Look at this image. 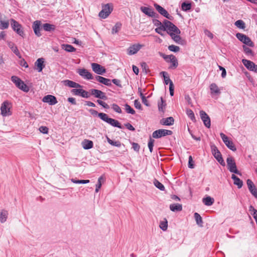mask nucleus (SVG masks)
Listing matches in <instances>:
<instances>
[{"label": "nucleus", "mask_w": 257, "mask_h": 257, "mask_svg": "<svg viewBox=\"0 0 257 257\" xmlns=\"http://www.w3.org/2000/svg\"><path fill=\"white\" fill-rule=\"evenodd\" d=\"M98 116L101 119L110 124L111 125L118 127L119 128H121V126L118 121L113 118L109 117L107 114L104 113L100 112L98 114Z\"/></svg>", "instance_id": "nucleus-1"}, {"label": "nucleus", "mask_w": 257, "mask_h": 257, "mask_svg": "<svg viewBox=\"0 0 257 257\" xmlns=\"http://www.w3.org/2000/svg\"><path fill=\"white\" fill-rule=\"evenodd\" d=\"M113 9L112 4H107L102 6V10L99 13L98 16L102 19H106L112 12Z\"/></svg>", "instance_id": "nucleus-2"}, {"label": "nucleus", "mask_w": 257, "mask_h": 257, "mask_svg": "<svg viewBox=\"0 0 257 257\" xmlns=\"http://www.w3.org/2000/svg\"><path fill=\"white\" fill-rule=\"evenodd\" d=\"M164 26L165 28V31L170 35L172 33L180 34L181 33L180 30L172 22L165 20L164 21Z\"/></svg>", "instance_id": "nucleus-3"}, {"label": "nucleus", "mask_w": 257, "mask_h": 257, "mask_svg": "<svg viewBox=\"0 0 257 257\" xmlns=\"http://www.w3.org/2000/svg\"><path fill=\"white\" fill-rule=\"evenodd\" d=\"M227 168L231 173H234L240 176L241 173L237 169L236 163L233 157H228L226 159Z\"/></svg>", "instance_id": "nucleus-4"}, {"label": "nucleus", "mask_w": 257, "mask_h": 257, "mask_svg": "<svg viewBox=\"0 0 257 257\" xmlns=\"http://www.w3.org/2000/svg\"><path fill=\"white\" fill-rule=\"evenodd\" d=\"M12 107L11 103L8 101H5L1 105V114L3 116H9L12 114L10 110Z\"/></svg>", "instance_id": "nucleus-5"}, {"label": "nucleus", "mask_w": 257, "mask_h": 257, "mask_svg": "<svg viewBox=\"0 0 257 257\" xmlns=\"http://www.w3.org/2000/svg\"><path fill=\"white\" fill-rule=\"evenodd\" d=\"M236 36L239 41L245 45L250 47L254 46L253 43L251 41V39L245 35L238 33L236 34Z\"/></svg>", "instance_id": "nucleus-6"}, {"label": "nucleus", "mask_w": 257, "mask_h": 257, "mask_svg": "<svg viewBox=\"0 0 257 257\" xmlns=\"http://www.w3.org/2000/svg\"><path fill=\"white\" fill-rule=\"evenodd\" d=\"M172 132L170 130H165V129H160L157 131H155L153 133L152 137L154 138H160L162 137H164L166 136H170L172 134Z\"/></svg>", "instance_id": "nucleus-7"}, {"label": "nucleus", "mask_w": 257, "mask_h": 257, "mask_svg": "<svg viewBox=\"0 0 257 257\" xmlns=\"http://www.w3.org/2000/svg\"><path fill=\"white\" fill-rule=\"evenodd\" d=\"M11 24L14 31L16 32L20 36L24 37V33L22 29V26L14 19L11 20Z\"/></svg>", "instance_id": "nucleus-8"}, {"label": "nucleus", "mask_w": 257, "mask_h": 257, "mask_svg": "<svg viewBox=\"0 0 257 257\" xmlns=\"http://www.w3.org/2000/svg\"><path fill=\"white\" fill-rule=\"evenodd\" d=\"M220 137L225 145L232 151H235L236 149L232 141L229 140L228 138L223 133L220 134Z\"/></svg>", "instance_id": "nucleus-9"}, {"label": "nucleus", "mask_w": 257, "mask_h": 257, "mask_svg": "<svg viewBox=\"0 0 257 257\" xmlns=\"http://www.w3.org/2000/svg\"><path fill=\"white\" fill-rule=\"evenodd\" d=\"M145 46L140 44H135L130 46L127 49V54L128 55H132L136 54L142 48Z\"/></svg>", "instance_id": "nucleus-10"}, {"label": "nucleus", "mask_w": 257, "mask_h": 257, "mask_svg": "<svg viewBox=\"0 0 257 257\" xmlns=\"http://www.w3.org/2000/svg\"><path fill=\"white\" fill-rule=\"evenodd\" d=\"M242 62L247 69L257 73V65L254 63L244 59L242 60Z\"/></svg>", "instance_id": "nucleus-11"}, {"label": "nucleus", "mask_w": 257, "mask_h": 257, "mask_svg": "<svg viewBox=\"0 0 257 257\" xmlns=\"http://www.w3.org/2000/svg\"><path fill=\"white\" fill-rule=\"evenodd\" d=\"M91 67L93 71L96 74L99 75H102L105 73L106 70L103 66L100 65L93 63L91 64Z\"/></svg>", "instance_id": "nucleus-12"}, {"label": "nucleus", "mask_w": 257, "mask_h": 257, "mask_svg": "<svg viewBox=\"0 0 257 257\" xmlns=\"http://www.w3.org/2000/svg\"><path fill=\"white\" fill-rule=\"evenodd\" d=\"M154 6L156 9V10L161 15L163 16L164 17L169 20H172V17L169 14L168 12L165 9H164L163 7H162L157 4H154Z\"/></svg>", "instance_id": "nucleus-13"}, {"label": "nucleus", "mask_w": 257, "mask_h": 257, "mask_svg": "<svg viewBox=\"0 0 257 257\" xmlns=\"http://www.w3.org/2000/svg\"><path fill=\"white\" fill-rule=\"evenodd\" d=\"M200 115L205 126L210 128L211 125L210 119L208 114L204 111L201 110Z\"/></svg>", "instance_id": "nucleus-14"}, {"label": "nucleus", "mask_w": 257, "mask_h": 257, "mask_svg": "<svg viewBox=\"0 0 257 257\" xmlns=\"http://www.w3.org/2000/svg\"><path fill=\"white\" fill-rule=\"evenodd\" d=\"M90 91L91 92V94L93 95L96 98L105 100L107 99V96H106L105 93L101 90L92 89L90 90Z\"/></svg>", "instance_id": "nucleus-15"}, {"label": "nucleus", "mask_w": 257, "mask_h": 257, "mask_svg": "<svg viewBox=\"0 0 257 257\" xmlns=\"http://www.w3.org/2000/svg\"><path fill=\"white\" fill-rule=\"evenodd\" d=\"M42 101L44 102L48 103L51 105H55L58 102L56 97L52 95H47L45 96L43 98Z\"/></svg>", "instance_id": "nucleus-16"}, {"label": "nucleus", "mask_w": 257, "mask_h": 257, "mask_svg": "<svg viewBox=\"0 0 257 257\" xmlns=\"http://www.w3.org/2000/svg\"><path fill=\"white\" fill-rule=\"evenodd\" d=\"M71 92L75 95H80L84 98H88L90 96L87 91L82 89H73Z\"/></svg>", "instance_id": "nucleus-17"}, {"label": "nucleus", "mask_w": 257, "mask_h": 257, "mask_svg": "<svg viewBox=\"0 0 257 257\" xmlns=\"http://www.w3.org/2000/svg\"><path fill=\"white\" fill-rule=\"evenodd\" d=\"M246 184L248 187V188L251 193V194L254 196L256 198H257V189L255 188L253 183L250 179H247L246 181Z\"/></svg>", "instance_id": "nucleus-18"}, {"label": "nucleus", "mask_w": 257, "mask_h": 257, "mask_svg": "<svg viewBox=\"0 0 257 257\" xmlns=\"http://www.w3.org/2000/svg\"><path fill=\"white\" fill-rule=\"evenodd\" d=\"M78 74L83 78L90 80L93 78L92 74L85 69H80L78 71Z\"/></svg>", "instance_id": "nucleus-19"}, {"label": "nucleus", "mask_w": 257, "mask_h": 257, "mask_svg": "<svg viewBox=\"0 0 257 257\" xmlns=\"http://www.w3.org/2000/svg\"><path fill=\"white\" fill-rule=\"evenodd\" d=\"M41 22L39 21H36L34 22L33 25V29L34 30V33L38 37H40L41 36V33L40 32V27Z\"/></svg>", "instance_id": "nucleus-20"}, {"label": "nucleus", "mask_w": 257, "mask_h": 257, "mask_svg": "<svg viewBox=\"0 0 257 257\" xmlns=\"http://www.w3.org/2000/svg\"><path fill=\"white\" fill-rule=\"evenodd\" d=\"M44 60L43 58H39L36 61L35 65L37 67V70L39 72H40L42 71L43 69L45 67V65L44 64Z\"/></svg>", "instance_id": "nucleus-21"}, {"label": "nucleus", "mask_w": 257, "mask_h": 257, "mask_svg": "<svg viewBox=\"0 0 257 257\" xmlns=\"http://www.w3.org/2000/svg\"><path fill=\"white\" fill-rule=\"evenodd\" d=\"M95 79L100 83H101L105 85H111V80L109 79L105 78L100 76H96L95 77Z\"/></svg>", "instance_id": "nucleus-22"}, {"label": "nucleus", "mask_w": 257, "mask_h": 257, "mask_svg": "<svg viewBox=\"0 0 257 257\" xmlns=\"http://www.w3.org/2000/svg\"><path fill=\"white\" fill-rule=\"evenodd\" d=\"M140 9L142 12L150 17H154L155 16L156 13L149 8L142 7Z\"/></svg>", "instance_id": "nucleus-23"}, {"label": "nucleus", "mask_w": 257, "mask_h": 257, "mask_svg": "<svg viewBox=\"0 0 257 257\" xmlns=\"http://www.w3.org/2000/svg\"><path fill=\"white\" fill-rule=\"evenodd\" d=\"M8 46L12 50V51L19 58H21V55L18 49V48L15 46V44L12 42H9L8 43Z\"/></svg>", "instance_id": "nucleus-24"}, {"label": "nucleus", "mask_w": 257, "mask_h": 257, "mask_svg": "<svg viewBox=\"0 0 257 257\" xmlns=\"http://www.w3.org/2000/svg\"><path fill=\"white\" fill-rule=\"evenodd\" d=\"M231 179L233 180V183L236 185L238 188H241L243 185V182L235 175H231Z\"/></svg>", "instance_id": "nucleus-25"}, {"label": "nucleus", "mask_w": 257, "mask_h": 257, "mask_svg": "<svg viewBox=\"0 0 257 257\" xmlns=\"http://www.w3.org/2000/svg\"><path fill=\"white\" fill-rule=\"evenodd\" d=\"M210 89L211 91V94H219L220 93V91L217 85L214 83H211L210 85Z\"/></svg>", "instance_id": "nucleus-26"}, {"label": "nucleus", "mask_w": 257, "mask_h": 257, "mask_svg": "<svg viewBox=\"0 0 257 257\" xmlns=\"http://www.w3.org/2000/svg\"><path fill=\"white\" fill-rule=\"evenodd\" d=\"M174 119L173 117H168L166 118H163L161 120V123L163 125H171L174 123Z\"/></svg>", "instance_id": "nucleus-27"}, {"label": "nucleus", "mask_w": 257, "mask_h": 257, "mask_svg": "<svg viewBox=\"0 0 257 257\" xmlns=\"http://www.w3.org/2000/svg\"><path fill=\"white\" fill-rule=\"evenodd\" d=\"M93 142L91 141H89L88 140H84L82 142V146L83 149L85 150H88L92 148L93 147Z\"/></svg>", "instance_id": "nucleus-28"}, {"label": "nucleus", "mask_w": 257, "mask_h": 257, "mask_svg": "<svg viewBox=\"0 0 257 257\" xmlns=\"http://www.w3.org/2000/svg\"><path fill=\"white\" fill-rule=\"evenodd\" d=\"M64 82L66 85L71 88H80L82 87L79 84L71 80H67Z\"/></svg>", "instance_id": "nucleus-29"}, {"label": "nucleus", "mask_w": 257, "mask_h": 257, "mask_svg": "<svg viewBox=\"0 0 257 257\" xmlns=\"http://www.w3.org/2000/svg\"><path fill=\"white\" fill-rule=\"evenodd\" d=\"M170 209L173 212L180 211L182 210V206L180 204H171L170 205Z\"/></svg>", "instance_id": "nucleus-30"}, {"label": "nucleus", "mask_w": 257, "mask_h": 257, "mask_svg": "<svg viewBox=\"0 0 257 257\" xmlns=\"http://www.w3.org/2000/svg\"><path fill=\"white\" fill-rule=\"evenodd\" d=\"M202 202L206 206H211L213 204L214 200L213 198H211L210 196H207L203 199Z\"/></svg>", "instance_id": "nucleus-31"}, {"label": "nucleus", "mask_w": 257, "mask_h": 257, "mask_svg": "<svg viewBox=\"0 0 257 257\" xmlns=\"http://www.w3.org/2000/svg\"><path fill=\"white\" fill-rule=\"evenodd\" d=\"M62 48L68 52H72L76 51V49L73 46L69 44H63L62 45Z\"/></svg>", "instance_id": "nucleus-32"}, {"label": "nucleus", "mask_w": 257, "mask_h": 257, "mask_svg": "<svg viewBox=\"0 0 257 257\" xmlns=\"http://www.w3.org/2000/svg\"><path fill=\"white\" fill-rule=\"evenodd\" d=\"M43 28L45 31L51 32L55 30V27L54 25L45 23L43 25Z\"/></svg>", "instance_id": "nucleus-33"}, {"label": "nucleus", "mask_w": 257, "mask_h": 257, "mask_svg": "<svg viewBox=\"0 0 257 257\" xmlns=\"http://www.w3.org/2000/svg\"><path fill=\"white\" fill-rule=\"evenodd\" d=\"M170 36L172 39L177 43L181 44L182 43V39L178 34L176 33H172L170 34Z\"/></svg>", "instance_id": "nucleus-34"}, {"label": "nucleus", "mask_w": 257, "mask_h": 257, "mask_svg": "<svg viewBox=\"0 0 257 257\" xmlns=\"http://www.w3.org/2000/svg\"><path fill=\"white\" fill-rule=\"evenodd\" d=\"M214 158L217 160V161L222 165L224 166L225 165V162L222 157V155L220 153L213 155Z\"/></svg>", "instance_id": "nucleus-35"}, {"label": "nucleus", "mask_w": 257, "mask_h": 257, "mask_svg": "<svg viewBox=\"0 0 257 257\" xmlns=\"http://www.w3.org/2000/svg\"><path fill=\"white\" fill-rule=\"evenodd\" d=\"M168 57H169L170 61L172 63L171 67H173L174 68H176L178 63L176 57L173 55H170Z\"/></svg>", "instance_id": "nucleus-36"}, {"label": "nucleus", "mask_w": 257, "mask_h": 257, "mask_svg": "<svg viewBox=\"0 0 257 257\" xmlns=\"http://www.w3.org/2000/svg\"><path fill=\"white\" fill-rule=\"evenodd\" d=\"M8 212L7 211L3 210L0 213V222H5L8 217Z\"/></svg>", "instance_id": "nucleus-37"}, {"label": "nucleus", "mask_w": 257, "mask_h": 257, "mask_svg": "<svg viewBox=\"0 0 257 257\" xmlns=\"http://www.w3.org/2000/svg\"><path fill=\"white\" fill-rule=\"evenodd\" d=\"M121 27L120 23H116L114 26L112 28L111 33L112 34H116L119 32Z\"/></svg>", "instance_id": "nucleus-38"}, {"label": "nucleus", "mask_w": 257, "mask_h": 257, "mask_svg": "<svg viewBox=\"0 0 257 257\" xmlns=\"http://www.w3.org/2000/svg\"><path fill=\"white\" fill-rule=\"evenodd\" d=\"M194 217L196 222V223L202 226V219L201 216L198 213H194Z\"/></svg>", "instance_id": "nucleus-39"}, {"label": "nucleus", "mask_w": 257, "mask_h": 257, "mask_svg": "<svg viewBox=\"0 0 257 257\" xmlns=\"http://www.w3.org/2000/svg\"><path fill=\"white\" fill-rule=\"evenodd\" d=\"M153 183L154 185L160 190L164 191L165 190L164 186L157 179H155Z\"/></svg>", "instance_id": "nucleus-40"}, {"label": "nucleus", "mask_w": 257, "mask_h": 257, "mask_svg": "<svg viewBox=\"0 0 257 257\" xmlns=\"http://www.w3.org/2000/svg\"><path fill=\"white\" fill-rule=\"evenodd\" d=\"M234 24L237 28L241 29H244L245 28L244 22L241 20L236 21Z\"/></svg>", "instance_id": "nucleus-41"}, {"label": "nucleus", "mask_w": 257, "mask_h": 257, "mask_svg": "<svg viewBox=\"0 0 257 257\" xmlns=\"http://www.w3.org/2000/svg\"><path fill=\"white\" fill-rule=\"evenodd\" d=\"M17 87L25 92H28L29 90L28 86L22 80L20 83V86Z\"/></svg>", "instance_id": "nucleus-42"}, {"label": "nucleus", "mask_w": 257, "mask_h": 257, "mask_svg": "<svg viewBox=\"0 0 257 257\" xmlns=\"http://www.w3.org/2000/svg\"><path fill=\"white\" fill-rule=\"evenodd\" d=\"M181 8L184 11H187L191 9V4L184 2L182 4Z\"/></svg>", "instance_id": "nucleus-43"}, {"label": "nucleus", "mask_w": 257, "mask_h": 257, "mask_svg": "<svg viewBox=\"0 0 257 257\" xmlns=\"http://www.w3.org/2000/svg\"><path fill=\"white\" fill-rule=\"evenodd\" d=\"M11 80L15 84L17 87L20 86V83L22 81V80L16 76H12Z\"/></svg>", "instance_id": "nucleus-44"}, {"label": "nucleus", "mask_w": 257, "mask_h": 257, "mask_svg": "<svg viewBox=\"0 0 257 257\" xmlns=\"http://www.w3.org/2000/svg\"><path fill=\"white\" fill-rule=\"evenodd\" d=\"M9 26V21L0 20V29L2 30L8 28Z\"/></svg>", "instance_id": "nucleus-45"}, {"label": "nucleus", "mask_w": 257, "mask_h": 257, "mask_svg": "<svg viewBox=\"0 0 257 257\" xmlns=\"http://www.w3.org/2000/svg\"><path fill=\"white\" fill-rule=\"evenodd\" d=\"M159 226L163 231H166L168 228V221L167 219H165L164 221H161Z\"/></svg>", "instance_id": "nucleus-46"}, {"label": "nucleus", "mask_w": 257, "mask_h": 257, "mask_svg": "<svg viewBox=\"0 0 257 257\" xmlns=\"http://www.w3.org/2000/svg\"><path fill=\"white\" fill-rule=\"evenodd\" d=\"M107 142L110 144L111 145L116 146L117 147H120L121 146V143L119 141H113L110 139L109 138L107 137Z\"/></svg>", "instance_id": "nucleus-47"}, {"label": "nucleus", "mask_w": 257, "mask_h": 257, "mask_svg": "<svg viewBox=\"0 0 257 257\" xmlns=\"http://www.w3.org/2000/svg\"><path fill=\"white\" fill-rule=\"evenodd\" d=\"M103 178L102 176H101L98 178L97 183L96 185L95 192L97 193L99 191L100 188L101 187L102 181H103Z\"/></svg>", "instance_id": "nucleus-48"}, {"label": "nucleus", "mask_w": 257, "mask_h": 257, "mask_svg": "<svg viewBox=\"0 0 257 257\" xmlns=\"http://www.w3.org/2000/svg\"><path fill=\"white\" fill-rule=\"evenodd\" d=\"M160 99L161 101L158 102V108L159 111H164L166 103H165V101L163 100L162 97H161Z\"/></svg>", "instance_id": "nucleus-49"}, {"label": "nucleus", "mask_w": 257, "mask_h": 257, "mask_svg": "<svg viewBox=\"0 0 257 257\" xmlns=\"http://www.w3.org/2000/svg\"><path fill=\"white\" fill-rule=\"evenodd\" d=\"M71 181L72 182L75 184H86L89 182V180H75L74 179H71Z\"/></svg>", "instance_id": "nucleus-50"}, {"label": "nucleus", "mask_w": 257, "mask_h": 257, "mask_svg": "<svg viewBox=\"0 0 257 257\" xmlns=\"http://www.w3.org/2000/svg\"><path fill=\"white\" fill-rule=\"evenodd\" d=\"M125 109L127 113H130L132 114H134L135 113V111L133 108H132L128 104H125Z\"/></svg>", "instance_id": "nucleus-51"}, {"label": "nucleus", "mask_w": 257, "mask_h": 257, "mask_svg": "<svg viewBox=\"0 0 257 257\" xmlns=\"http://www.w3.org/2000/svg\"><path fill=\"white\" fill-rule=\"evenodd\" d=\"M243 51H244V53L246 55L253 56V52H252V50L250 48H249L248 47H246L245 45H243Z\"/></svg>", "instance_id": "nucleus-52"}, {"label": "nucleus", "mask_w": 257, "mask_h": 257, "mask_svg": "<svg viewBox=\"0 0 257 257\" xmlns=\"http://www.w3.org/2000/svg\"><path fill=\"white\" fill-rule=\"evenodd\" d=\"M161 73L163 74V77H164V81H165V83L166 85H167L168 84H169V85H170V82H172L169 76H167L166 75L167 74V72H162Z\"/></svg>", "instance_id": "nucleus-53"}, {"label": "nucleus", "mask_w": 257, "mask_h": 257, "mask_svg": "<svg viewBox=\"0 0 257 257\" xmlns=\"http://www.w3.org/2000/svg\"><path fill=\"white\" fill-rule=\"evenodd\" d=\"M168 49L171 51L174 52H177L179 51L180 48L179 46L172 45H170L168 47Z\"/></svg>", "instance_id": "nucleus-54"}, {"label": "nucleus", "mask_w": 257, "mask_h": 257, "mask_svg": "<svg viewBox=\"0 0 257 257\" xmlns=\"http://www.w3.org/2000/svg\"><path fill=\"white\" fill-rule=\"evenodd\" d=\"M155 31L157 33L159 34L161 36H164V34L162 33V31H165V28L163 26H161V27H157L155 29Z\"/></svg>", "instance_id": "nucleus-55"}, {"label": "nucleus", "mask_w": 257, "mask_h": 257, "mask_svg": "<svg viewBox=\"0 0 257 257\" xmlns=\"http://www.w3.org/2000/svg\"><path fill=\"white\" fill-rule=\"evenodd\" d=\"M186 113L188 116L190 118L191 120H193L194 119H195L194 114L192 110L190 109H187Z\"/></svg>", "instance_id": "nucleus-56"}, {"label": "nucleus", "mask_w": 257, "mask_h": 257, "mask_svg": "<svg viewBox=\"0 0 257 257\" xmlns=\"http://www.w3.org/2000/svg\"><path fill=\"white\" fill-rule=\"evenodd\" d=\"M154 142L155 141L153 139L150 138L148 142V147L151 153L153 151Z\"/></svg>", "instance_id": "nucleus-57"}, {"label": "nucleus", "mask_w": 257, "mask_h": 257, "mask_svg": "<svg viewBox=\"0 0 257 257\" xmlns=\"http://www.w3.org/2000/svg\"><path fill=\"white\" fill-rule=\"evenodd\" d=\"M112 108L113 109L114 111H115V112H116L118 113H121L122 112L121 109L120 108V107L116 104H114V103L112 104Z\"/></svg>", "instance_id": "nucleus-58"}, {"label": "nucleus", "mask_w": 257, "mask_h": 257, "mask_svg": "<svg viewBox=\"0 0 257 257\" xmlns=\"http://www.w3.org/2000/svg\"><path fill=\"white\" fill-rule=\"evenodd\" d=\"M39 131L43 134H47L48 133V128L45 126H41L39 128Z\"/></svg>", "instance_id": "nucleus-59"}, {"label": "nucleus", "mask_w": 257, "mask_h": 257, "mask_svg": "<svg viewBox=\"0 0 257 257\" xmlns=\"http://www.w3.org/2000/svg\"><path fill=\"white\" fill-rule=\"evenodd\" d=\"M134 106L137 109H142V105L140 102L138 100H135L134 101Z\"/></svg>", "instance_id": "nucleus-60"}, {"label": "nucleus", "mask_w": 257, "mask_h": 257, "mask_svg": "<svg viewBox=\"0 0 257 257\" xmlns=\"http://www.w3.org/2000/svg\"><path fill=\"white\" fill-rule=\"evenodd\" d=\"M211 149L213 155H214V153L217 154L220 153L219 151L218 150L217 148L215 145H212L211 146Z\"/></svg>", "instance_id": "nucleus-61"}, {"label": "nucleus", "mask_w": 257, "mask_h": 257, "mask_svg": "<svg viewBox=\"0 0 257 257\" xmlns=\"http://www.w3.org/2000/svg\"><path fill=\"white\" fill-rule=\"evenodd\" d=\"M153 23L154 25L157 26L158 27H161V26H163L164 25V22H163V23H162L160 21L157 19L153 20Z\"/></svg>", "instance_id": "nucleus-62"}, {"label": "nucleus", "mask_w": 257, "mask_h": 257, "mask_svg": "<svg viewBox=\"0 0 257 257\" xmlns=\"http://www.w3.org/2000/svg\"><path fill=\"white\" fill-rule=\"evenodd\" d=\"M132 145H133V149L136 151V152H139V150H140V147L139 146V145L137 143H133L132 144Z\"/></svg>", "instance_id": "nucleus-63"}, {"label": "nucleus", "mask_w": 257, "mask_h": 257, "mask_svg": "<svg viewBox=\"0 0 257 257\" xmlns=\"http://www.w3.org/2000/svg\"><path fill=\"white\" fill-rule=\"evenodd\" d=\"M169 90L171 96L174 95V85L173 82H170V85H169Z\"/></svg>", "instance_id": "nucleus-64"}]
</instances>
